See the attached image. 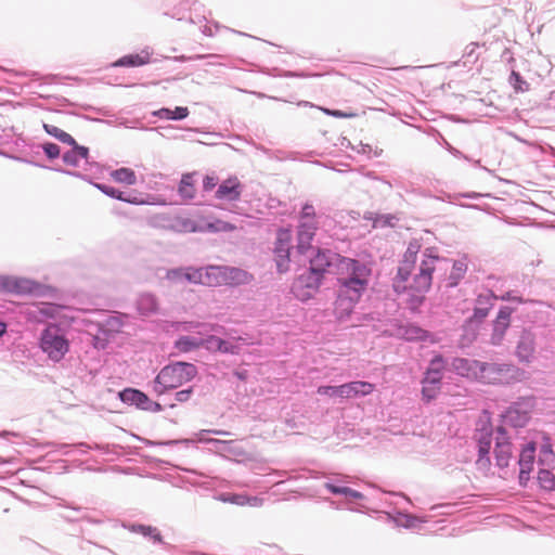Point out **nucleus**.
Masks as SVG:
<instances>
[{"label": "nucleus", "mask_w": 555, "mask_h": 555, "mask_svg": "<svg viewBox=\"0 0 555 555\" xmlns=\"http://www.w3.org/2000/svg\"><path fill=\"white\" fill-rule=\"evenodd\" d=\"M152 527L153 526L143 525V524H132V525H129L127 528L133 533H139L145 538H149L151 532H153Z\"/></svg>", "instance_id": "obj_56"}, {"label": "nucleus", "mask_w": 555, "mask_h": 555, "mask_svg": "<svg viewBox=\"0 0 555 555\" xmlns=\"http://www.w3.org/2000/svg\"><path fill=\"white\" fill-rule=\"evenodd\" d=\"M141 441L146 446V447H155V446H168V447H172V446H183L185 448H189L191 444H193L195 442L194 439H188V438H184V439H173V440H165V441H153V440H150V439H141Z\"/></svg>", "instance_id": "obj_46"}, {"label": "nucleus", "mask_w": 555, "mask_h": 555, "mask_svg": "<svg viewBox=\"0 0 555 555\" xmlns=\"http://www.w3.org/2000/svg\"><path fill=\"white\" fill-rule=\"evenodd\" d=\"M120 401L128 405H133L139 410L157 413L163 411L160 403L153 401L145 392L140 389L127 387L118 392Z\"/></svg>", "instance_id": "obj_12"}, {"label": "nucleus", "mask_w": 555, "mask_h": 555, "mask_svg": "<svg viewBox=\"0 0 555 555\" xmlns=\"http://www.w3.org/2000/svg\"><path fill=\"white\" fill-rule=\"evenodd\" d=\"M207 434H214V435H219V436H229L230 435L229 431L221 430V429H202L196 434L197 441L207 444L208 438L205 437V435H207Z\"/></svg>", "instance_id": "obj_57"}, {"label": "nucleus", "mask_w": 555, "mask_h": 555, "mask_svg": "<svg viewBox=\"0 0 555 555\" xmlns=\"http://www.w3.org/2000/svg\"><path fill=\"white\" fill-rule=\"evenodd\" d=\"M185 280L189 283L205 285V268L186 267Z\"/></svg>", "instance_id": "obj_47"}, {"label": "nucleus", "mask_w": 555, "mask_h": 555, "mask_svg": "<svg viewBox=\"0 0 555 555\" xmlns=\"http://www.w3.org/2000/svg\"><path fill=\"white\" fill-rule=\"evenodd\" d=\"M203 338L183 335L175 341V348L180 352H190L202 347Z\"/></svg>", "instance_id": "obj_34"}, {"label": "nucleus", "mask_w": 555, "mask_h": 555, "mask_svg": "<svg viewBox=\"0 0 555 555\" xmlns=\"http://www.w3.org/2000/svg\"><path fill=\"white\" fill-rule=\"evenodd\" d=\"M442 376L427 375L424 373L421 383L422 400L425 403H429L438 397L442 387Z\"/></svg>", "instance_id": "obj_23"}, {"label": "nucleus", "mask_w": 555, "mask_h": 555, "mask_svg": "<svg viewBox=\"0 0 555 555\" xmlns=\"http://www.w3.org/2000/svg\"><path fill=\"white\" fill-rule=\"evenodd\" d=\"M498 297L490 289L479 294L475 299L473 315L468 319V323H481L485 318L488 317L489 311L493 307V302Z\"/></svg>", "instance_id": "obj_18"}, {"label": "nucleus", "mask_w": 555, "mask_h": 555, "mask_svg": "<svg viewBox=\"0 0 555 555\" xmlns=\"http://www.w3.org/2000/svg\"><path fill=\"white\" fill-rule=\"evenodd\" d=\"M514 312V309L508 306H502L499 309L498 315L492 323V334L490 337V343L493 346H499L511 324V317Z\"/></svg>", "instance_id": "obj_17"}, {"label": "nucleus", "mask_w": 555, "mask_h": 555, "mask_svg": "<svg viewBox=\"0 0 555 555\" xmlns=\"http://www.w3.org/2000/svg\"><path fill=\"white\" fill-rule=\"evenodd\" d=\"M413 266L411 261H401V264L397 269V274L392 279V288L397 295H402L408 291V281L411 276Z\"/></svg>", "instance_id": "obj_28"}, {"label": "nucleus", "mask_w": 555, "mask_h": 555, "mask_svg": "<svg viewBox=\"0 0 555 555\" xmlns=\"http://www.w3.org/2000/svg\"><path fill=\"white\" fill-rule=\"evenodd\" d=\"M424 257L425 259L420 264V271L413 276L412 282L408 284V289L426 294L431 286L435 262L441 261V259L439 256H434L429 248L424 251Z\"/></svg>", "instance_id": "obj_8"}, {"label": "nucleus", "mask_w": 555, "mask_h": 555, "mask_svg": "<svg viewBox=\"0 0 555 555\" xmlns=\"http://www.w3.org/2000/svg\"><path fill=\"white\" fill-rule=\"evenodd\" d=\"M104 326L106 327L104 332L107 333H118L124 326V322L118 315H111L105 320Z\"/></svg>", "instance_id": "obj_53"}, {"label": "nucleus", "mask_w": 555, "mask_h": 555, "mask_svg": "<svg viewBox=\"0 0 555 555\" xmlns=\"http://www.w3.org/2000/svg\"><path fill=\"white\" fill-rule=\"evenodd\" d=\"M73 448L80 449L81 453H87V450L91 449V447L89 444H87L86 442H79L77 444H68V443L57 444V451L65 455L69 454L70 449H73Z\"/></svg>", "instance_id": "obj_55"}, {"label": "nucleus", "mask_w": 555, "mask_h": 555, "mask_svg": "<svg viewBox=\"0 0 555 555\" xmlns=\"http://www.w3.org/2000/svg\"><path fill=\"white\" fill-rule=\"evenodd\" d=\"M467 272V262L466 259L454 260L452 264V270L447 279V287L453 288L456 287L460 282L464 279Z\"/></svg>", "instance_id": "obj_32"}, {"label": "nucleus", "mask_w": 555, "mask_h": 555, "mask_svg": "<svg viewBox=\"0 0 555 555\" xmlns=\"http://www.w3.org/2000/svg\"><path fill=\"white\" fill-rule=\"evenodd\" d=\"M350 482V477L347 475H334L324 482V488L334 495L345 496L348 490L347 483Z\"/></svg>", "instance_id": "obj_30"}, {"label": "nucleus", "mask_w": 555, "mask_h": 555, "mask_svg": "<svg viewBox=\"0 0 555 555\" xmlns=\"http://www.w3.org/2000/svg\"><path fill=\"white\" fill-rule=\"evenodd\" d=\"M152 114L159 119L182 120L189 116V108L186 106H176L175 109L162 107Z\"/></svg>", "instance_id": "obj_33"}, {"label": "nucleus", "mask_w": 555, "mask_h": 555, "mask_svg": "<svg viewBox=\"0 0 555 555\" xmlns=\"http://www.w3.org/2000/svg\"><path fill=\"white\" fill-rule=\"evenodd\" d=\"M492 436L493 427L489 417L486 415L485 417L478 421L476 431L474 435V439L477 442L478 450H491Z\"/></svg>", "instance_id": "obj_22"}, {"label": "nucleus", "mask_w": 555, "mask_h": 555, "mask_svg": "<svg viewBox=\"0 0 555 555\" xmlns=\"http://www.w3.org/2000/svg\"><path fill=\"white\" fill-rule=\"evenodd\" d=\"M185 275H186V267L170 269L166 273L167 280H169L170 282H173V283L186 282Z\"/></svg>", "instance_id": "obj_52"}, {"label": "nucleus", "mask_w": 555, "mask_h": 555, "mask_svg": "<svg viewBox=\"0 0 555 555\" xmlns=\"http://www.w3.org/2000/svg\"><path fill=\"white\" fill-rule=\"evenodd\" d=\"M310 253L311 254L308 256L309 268L314 272L325 276L326 273H335V270H339L344 256L338 253L321 247H317Z\"/></svg>", "instance_id": "obj_7"}, {"label": "nucleus", "mask_w": 555, "mask_h": 555, "mask_svg": "<svg viewBox=\"0 0 555 555\" xmlns=\"http://www.w3.org/2000/svg\"><path fill=\"white\" fill-rule=\"evenodd\" d=\"M364 218L366 220L373 221L374 228H392L395 227V221H398V218L391 214H374L367 212Z\"/></svg>", "instance_id": "obj_35"}, {"label": "nucleus", "mask_w": 555, "mask_h": 555, "mask_svg": "<svg viewBox=\"0 0 555 555\" xmlns=\"http://www.w3.org/2000/svg\"><path fill=\"white\" fill-rule=\"evenodd\" d=\"M243 192V184L236 177L222 181L216 190L215 197L220 201L237 202Z\"/></svg>", "instance_id": "obj_20"}, {"label": "nucleus", "mask_w": 555, "mask_h": 555, "mask_svg": "<svg viewBox=\"0 0 555 555\" xmlns=\"http://www.w3.org/2000/svg\"><path fill=\"white\" fill-rule=\"evenodd\" d=\"M430 333L418 325L409 324L405 326L403 337L409 341H426Z\"/></svg>", "instance_id": "obj_38"}, {"label": "nucleus", "mask_w": 555, "mask_h": 555, "mask_svg": "<svg viewBox=\"0 0 555 555\" xmlns=\"http://www.w3.org/2000/svg\"><path fill=\"white\" fill-rule=\"evenodd\" d=\"M111 177L115 182L124 183L127 185L137 184L135 172L131 168L121 167L111 172Z\"/></svg>", "instance_id": "obj_36"}, {"label": "nucleus", "mask_w": 555, "mask_h": 555, "mask_svg": "<svg viewBox=\"0 0 555 555\" xmlns=\"http://www.w3.org/2000/svg\"><path fill=\"white\" fill-rule=\"evenodd\" d=\"M418 248L420 246L417 244L410 243L402 261H411V264L414 266Z\"/></svg>", "instance_id": "obj_58"}, {"label": "nucleus", "mask_w": 555, "mask_h": 555, "mask_svg": "<svg viewBox=\"0 0 555 555\" xmlns=\"http://www.w3.org/2000/svg\"><path fill=\"white\" fill-rule=\"evenodd\" d=\"M344 398L364 397L373 392L374 385L364 380H354L343 384Z\"/></svg>", "instance_id": "obj_29"}, {"label": "nucleus", "mask_w": 555, "mask_h": 555, "mask_svg": "<svg viewBox=\"0 0 555 555\" xmlns=\"http://www.w3.org/2000/svg\"><path fill=\"white\" fill-rule=\"evenodd\" d=\"M152 50L146 47L140 53L127 54L115 61L114 67H139L151 63Z\"/></svg>", "instance_id": "obj_26"}, {"label": "nucleus", "mask_w": 555, "mask_h": 555, "mask_svg": "<svg viewBox=\"0 0 555 555\" xmlns=\"http://www.w3.org/2000/svg\"><path fill=\"white\" fill-rule=\"evenodd\" d=\"M480 363L481 361L479 360L453 358L451 366L453 371L461 376L479 379Z\"/></svg>", "instance_id": "obj_24"}, {"label": "nucleus", "mask_w": 555, "mask_h": 555, "mask_svg": "<svg viewBox=\"0 0 555 555\" xmlns=\"http://www.w3.org/2000/svg\"><path fill=\"white\" fill-rule=\"evenodd\" d=\"M476 468L482 473H488L491 467L490 450H478V459L475 462Z\"/></svg>", "instance_id": "obj_48"}, {"label": "nucleus", "mask_w": 555, "mask_h": 555, "mask_svg": "<svg viewBox=\"0 0 555 555\" xmlns=\"http://www.w3.org/2000/svg\"><path fill=\"white\" fill-rule=\"evenodd\" d=\"M540 443L529 441L522 444L519 450V455L516 465L519 467V485L526 487L530 480V475L533 472L534 464L538 462Z\"/></svg>", "instance_id": "obj_10"}, {"label": "nucleus", "mask_w": 555, "mask_h": 555, "mask_svg": "<svg viewBox=\"0 0 555 555\" xmlns=\"http://www.w3.org/2000/svg\"><path fill=\"white\" fill-rule=\"evenodd\" d=\"M41 150L48 159L53 160L61 156V149L53 142H44L40 144Z\"/></svg>", "instance_id": "obj_51"}, {"label": "nucleus", "mask_w": 555, "mask_h": 555, "mask_svg": "<svg viewBox=\"0 0 555 555\" xmlns=\"http://www.w3.org/2000/svg\"><path fill=\"white\" fill-rule=\"evenodd\" d=\"M94 188H96L99 191H101L106 196L118 199L120 202H125L131 205H144L147 204L145 199H143L141 196H139L137 193H127L124 191H120L112 185L94 182L92 183Z\"/></svg>", "instance_id": "obj_21"}, {"label": "nucleus", "mask_w": 555, "mask_h": 555, "mask_svg": "<svg viewBox=\"0 0 555 555\" xmlns=\"http://www.w3.org/2000/svg\"><path fill=\"white\" fill-rule=\"evenodd\" d=\"M153 532L149 535V539L153 541V543H158L163 545H168L164 542L160 531L156 527H152Z\"/></svg>", "instance_id": "obj_64"}, {"label": "nucleus", "mask_w": 555, "mask_h": 555, "mask_svg": "<svg viewBox=\"0 0 555 555\" xmlns=\"http://www.w3.org/2000/svg\"><path fill=\"white\" fill-rule=\"evenodd\" d=\"M68 145L72 146V149L62 154L64 164L72 167H78L80 160H85L89 164V149L87 146L78 144L76 140L75 144Z\"/></svg>", "instance_id": "obj_27"}, {"label": "nucleus", "mask_w": 555, "mask_h": 555, "mask_svg": "<svg viewBox=\"0 0 555 555\" xmlns=\"http://www.w3.org/2000/svg\"><path fill=\"white\" fill-rule=\"evenodd\" d=\"M137 309L141 315H152L157 312V298L150 293L141 294L137 300Z\"/></svg>", "instance_id": "obj_31"}, {"label": "nucleus", "mask_w": 555, "mask_h": 555, "mask_svg": "<svg viewBox=\"0 0 555 555\" xmlns=\"http://www.w3.org/2000/svg\"><path fill=\"white\" fill-rule=\"evenodd\" d=\"M224 344V339L215 336L209 335L206 338H203L202 347L206 348L209 351H218L220 349V346Z\"/></svg>", "instance_id": "obj_54"}, {"label": "nucleus", "mask_w": 555, "mask_h": 555, "mask_svg": "<svg viewBox=\"0 0 555 555\" xmlns=\"http://www.w3.org/2000/svg\"><path fill=\"white\" fill-rule=\"evenodd\" d=\"M534 406V397H520L504 411L502 421L505 425H509L514 428H522L530 421L531 412Z\"/></svg>", "instance_id": "obj_6"}, {"label": "nucleus", "mask_w": 555, "mask_h": 555, "mask_svg": "<svg viewBox=\"0 0 555 555\" xmlns=\"http://www.w3.org/2000/svg\"><path fill=\"white\" fill-rule=\"evenodd\" d=\"M537 480L542 490L555 491V452L553 443L546 436L542 437L538 454Z\"/></svg>", "instance_id": "obj_5"}, {"label": "nucleus", "mask_w": 555, "mask_h": 555, "mask_svg": "<svg viewBox=\"0 0 555 555\" xmlns=\"http://www.w3.org/2000/svg\"><path fill=\"white\" fill-rule=\"evenodd\" d=\"M343 276L337 279L339 286L351 289V293H363L367 289L372 275V268L361 260L343 257L339 270Z\"/></svg>", "instance_id": "obj_2"}, {"label": "nucleus", "mask_w": 555, "mask_h": 555, "mask_svg": "<svg viewBox=\"0 0 555 555\" xmlns=\"http://www.w3.org/2000/svg\"><path fill=\"white\" fill-rule=\"evenodd\" d=\"M40 288V283L30 279L0 275V292L17 295H39Z\"/></svg>", "instance_id": "obj_13"}, {"label": "nucleus", "mask_w": 555, "mask_h": 555, "mask_svg": "<svg viewBox=\"0 0 555 555\" xmlns=\"http://www.w3.org/2000/svg\"><path fill=\"white\" fill-rule=\"evenodd\" d=\"M292 250V232L288 229L280 228L276 232L274 242V260L279 273H285L289 270Z\"/></svg>", "instance_id": "obj_11"}, {"label": "nucleus", "mask_w": 555, "mask_h": 555, "mask_svg": "<svg viewBox=\"0 0 555 555\" xmlns=\"http://www.w3.org/2000/svg\"><path fill=\"white\" fill-rule=\"evenodd\" d=\"M319 229V222L300 221L296 228V253L306 256L317 247L312 246V242Z\"/></svg>", "instance_id": "obj_16"}, {"label": "nucleus", "mask_w": 555, "mask_h": 555, "mask_svg": "<svg viewBox=\"0 0 555 555\" xmlns=\"http://www.w3.org/2000/svg\"><path fill=\"white\" fill-rule=\"evenodd\" d=\"M444 367H446V361H444L442 354H440V353L435 354L431 358V360L429 361V365L426 369L425 374L443 377Z\"/></svg>", "instance_id": "obj_44"}, {"label": "nucleus", "mask_w": 555, "mask_h": 555, "mask_svg": "<svg viewBox=\"0 0 555 555\" xmlns=\"http://www.w3.org/2000/svg\"><path fill=\"white\" fill-rule=\"evenodd\" d=\"M43 129L49 135L55 138L62 143L75 144V139L69 133L65 132L64 130L60 129L54 125L43 124Z\"/></svg>", "instance_id": "obj_41"}, {"label": "nucleus", "mask_w": 555, "mask_h": 555, "mask_svg": "<svg viewBox=\"0 0 555 555\" xmlns=\"http://www.w3.org/2000/svg\"><path fill=\"white\" fill-rule=\"evenodd\" d=\"M508 83L517 93L526 92L530 88V83L527 80H525L522 76L513 66L508 77Z\"/></svg>", "instance_id": "obj_43"}, {"label": "nucleus", "mask_w": 555, "mask_h": 555, "mask_svg": "<svg viewBox=\"0 0 555 555\" xmlns=\"http://www.w3.org/2000/svg\"><path fill=\"white\" fill-rule=\"evenodd\" d=\"M222 272H223V280H222L223 285H228V286L246 285V284L250 283V281L253 280V275L241 268L222 266Z\"/></svg>", "instance_id": "obj_25"}, {"label": "nucleus", "mask_w": 555, "mask_h": 555, "mask_svg": "<svg viewBox=\"0 0 555 555\" xmlns=\"http://www.w3.org/2000/svg\"><path fill=\"white\" fill-rule=\"evenodd\" d=\"M193 391V387H188L185 389L179 390L176 392L175 399L180 403L186 402L191 399Z\"/></svg>", "instance_id": "obj_60"}, {"label": "nucleus", "mask_w": 555, "mask_h": 555, "mask_svg": "<svg viewBox=\"0 0 555 555\" xmlns=\"http://www.w3.org/2000/svg\"><path fill=\"white\" fill-rule=\"evenodd\" d=\"M324 276L308 268L294 281L292 292L297 299L307 301L320 288Z\"/></svg>", "instance_id": "obj_9"}, {"label": "nucleus", "mask_w": 555, "mask_h": 555, "mask_svg": "<svg viewBox=\"0 0 555 555\" xmlns=\"http://www.w3.org/2000/svg\"><path fill=\"white\" fill-rule=\"evenodd\" d=\"M197 375V367L190 362L177 361L165 365L153 380V391L162 396L191 382Z\"/></svg>", "instance_id": "obj_1"}, {"label": "nucleus", "mask_w": 555, "mask_h": 555, "mask_svg": "<svg viewBox=\"0 0 555 555\" xmlns=\"http://www.w3.org/2000/svg\"><path fill=\"white\" fill-rule=\"evenodd\" d=\"M323 112L326 115L335 117V118H352V117L357 116V114H354V113L345 112V111H340V109L324 108Z\"/></svg>", "instance_id": "obj_59"}, {"label": "nucleus", "mask_w": 555, "mask_h": 555, "mask_svg": "<svg viewBox=\"0 0 555 555\" xmlns=\"http://www.w3.org/2000/svg\"><path fill=\"white\" fill-rule=\"evenodd\" d=\"M363 293H351V289L338 285L337 298L334 305V312L338 320H345L353 311L354 306L360 301Z\"/></svg>", "instance_id": "obj_15"}, {"label": "nucleus", "mask_w": 555, "mask_h": 555, "mask_svg": "<svg viewBox=\"0 0 555 555\" xmlns=\"http://www.w3.org/2000/svg\"><path fill=\"white\" fill-rule=\"evenodd\" d=\"M247 500H249V496L240 495V494H232L231 496L223 499L224 502H230V503H233L236 505H246Z\"/></svg>", "instance_id": "obj_61"}, {"label": "nucleus", "mask_w": 555, "mask_h": 555, "mask_svg": "<svg viewBox=\"0 0 555 555\" xmlns=\"http://www.w3.org/2000/svg\"><path fill=\"white\" fill-rule=\"evenodd\" d=\"M346 501L349 503L352 500H363L364 494L360 491L348 488L347 493L345 495Z\"/></svg>", "instance_id": "obj_62"}, {"label": "nucleus", "mask_w": 555, "mask_h": 555, "mask_svg": "<svg viewBox=\"0 0 555 555\" xmlns=\"http://www.w3.org/2000/svg\"><path fill=\"white\" fill-rule=\"evenodd\" d=\"M317 392L321 396H326L330 398H344L343 385L339 386H331L324 385L318 387Z\"/></svg>", "instance_id": "obj_49"}, {"label": "nucleus", "mask_w": 555, "mask_h": 555, "mask_svg": "<svg viewBox=\"0 0 555 555\" xmlns=\"http://www.w3.org/2000/svg\"><path fill=\"white\" fill-rule=\"evenodd\" d=\"M535 352V336L530 330H522L516 346L519 362L530 363Z\"/></svg>", "instance_id": "obj_19"}, {"label": "nucleus", "mask_w": 555, "mask_h": 555, "mask_svg": "<svg viewBox=\"0 0 555 555\" xmlns=\"http://www.w3.org/2000/svg\"><path fill=\"white\" fill-rule=\"evenodd\" d=\"M495 433V464L499 468L504 469L509 466V463L513 460V444L504 426L496 427Z\"/></svg>", "instance_id": "obj_14"}, {"label": "nucleus", "mask_w": 555, "mask_h": 555, "mask_svg": "<svg viewBox=\"0 0 555 555\" xmlns=\"http://www.w3.org/2000/svg\"><path fill=\"white\" fill-rule=\"evenodd\" d=\"M39 346L50 360L60 362L69 350L65 331L59 324L50 323L41 332Z\"/></svg>", "instance_id": "obj_4"}, {"label": "nucleus", "mask_w": 555, "mask_h": 555, "mask_svg": "<svg viewBox=\"0 0 555 555\" xmlns=\"http://www.w3.org/2000/svg\"><path fill=\"white\" fill-rule=\"evenodd\" d=\"M217 185V178L211 176H206L203 180V189L206 192L211 191Z\"/></svg>", "instance_id": "obj_63"}, {"label": "nucleus", "mask_w": 555, "mask_h": 555, "mask_svg": "<svg viewBox=\"0 0 555 555\" xmlns=\"http://www.w3.org/2000/svg\"><path fill=\"white\" fill-rule=\"evenodd\" d=\"M402 294L406 296L404 302L406 308L412 312H417L425 301V293L408 289Z\"/></svg>", "instance_id": "obj_39"}, {"label": "nucleus", "mask_w": 555, "mask_h": 555, "mask_svg": "<svg viewBox=\"0 0 555 555\" xmlns=\"http://www.w3.org/2000/svg\"><path fill=\"white\" fill-rule=\"evenodd\" d=\"M222 266H207L205 267V285L220 286L223 285Z\"/></svg>", "instance_id": "obj_37"}, {"label": "nucleus", "mask_w": 555, "mask_h": 555, "mask_svg": "<svg viewBox=\"0 0 555 555\" xmlns=\"http://www.w3.org/2000/svg\"><path fill=\"white\" fill-rule=\"evenodd\" d=\"M395 522L399 527H403L405 529H416L423 522L418 517L408 514V513H398Z\"/></svg>", "instance_id": "obj_42"}, {"label": "nucleus", "mask_w": 555, "mask_h": 555, "mask_svg": "<svg viewBox=\"0 0 555 555\" xmlns=\"http://www.w3.org/2000/svg\"><path fill=\"white\" fill-rule=\"evenodd\" d=\"M317 218H318V215H317L314 206L311 203L306 202L301 206V209L299 211V222L300 221L318 222Z\"/></svg>", "instance_id": "obj_50"}, {"label": "nucleus", "mask_w": 555, "mask_h": 555, "mask_svg": "<svg viewBox=\"0 0 555 555\" xmlns=\"http://www.w3.org/2000/svg\"><path fill=\"white\" fill-rule=\"evenodd\" d=\"M207 444H210L212 447L211 450H214L217 453L236 454V452L234 451V448H233V444H234L233 440H219V439L214 438V439H207Z\"/></svg>", "instance_id": "obj_45"}, {"label": "nucleus", "mask_w": 555, "mask_h": 555, "mask_svg": "<svg viewBox=\"0 0 555 555\" xmlns=\"http://www.w3.org/2000/svg\"><path fill=\"white\" fill-rule=\"evenodd\" d=\"M525 372L514 364L482 362L479 380L492 385H511L521 382Z\"/></svg>", "instance_id": "obj_3"}, {"label": "nucleus", "mask_w": 555, "mask_h": 555, "mask_svg": "<svg viewBox=\"0 0 555 555\" xmlns=\"http://www.w3.org/2000/svg\"><path fill=\"white\" fill-rule=\"evenodd\" d=\"M179 195L184 201H191L195 197V188L191 175H183L178 188Z\"/></svg>", "instance_id": "obj_40"}]
</instances>
